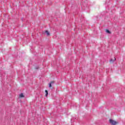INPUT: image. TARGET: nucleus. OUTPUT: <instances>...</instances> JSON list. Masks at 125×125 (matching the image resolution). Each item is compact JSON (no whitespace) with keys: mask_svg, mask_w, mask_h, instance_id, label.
Segmentation results:
<instances>
[{"mask_svg":"<svg viewBox=\"0 0 125 125\" xmlns=\"http://www.w3.org/2000/svg\"><path fill=\"white\" fill-rule=\"evenodd\" d=\"M109 122L111 124V125H118V124H119V123L118 122L113 120L112 119H109Z\"/></svg>","mask_w":125,"mask_h":125,"instance_id":"f257e3e1","label":"nucleus"},{"mask_svg":"<svg viewBox=\"0 0 125 125\" xmlns=\"http://www.w3.org/2000/svg\"><path fill=\"white\" fill-rule=\"evenodd\" d=\"M52 83H54V81H51L49 84V87L50 88H51V87H52V85L51 84H52Z\"/></svg>","mask_w":125,"mask_h":125,"instance_id":"f03ea898","label":"nucleus"},{"mask_svg":"<svg viewBox=\"0 0 125 125\" xmlns=\"http://www.w3.org/2000/svg\"><path fill=\"white\" fill-rule=\"evenodd\" d=\"M115 61H116V58H114V59H111L110 60V63H111V64H112V63H114V62H115Z\"/></svg>","mask_w":125,"mask_h":125,"instance_id":"7ed1b4c3","label":"nucleus"},{"mask_svg":"<svg viewBox=\"0 0 125 125\" xmlns=\"http://www.w3.org/2000/svg\"><path fill=\"white\" fill-rule=\"evenodd\" d=\"M24 97H25V96H24V94H23V93H21V94H20V97L21 98H22Z\"/></svg>","mask_w":125,"mask_h":125,"instance_id":"20e7f679","label":"nucleus"},{"mask_svg":"<svg viewBox=\"0 0 125 125\" xmlns=\"http://www.w3.org/2000/svg\"><path fill=\"white\" fill-rule=\"evenodd\" d=\"M105 32L107 33V34H111V32H110V31H109L108 29H106Z\"/></svg>","mask_w":125,"mask_h":125,"instance_id":"39448f33","label":"nucleus"},{"mask_svg":"<svg viewBox=\"0 0 125 125\" xmlns=\"http://www.w3.org/2000/svg\"><path fill=\"white\" fill-rule=\"evenodd\" d=\"M45 33H46V34H47V36H49V35H50L49 32H48V31L46 30V31H45Z\"/></svg>","mask_w":125,"mask_h":125,"instance_id":"423d86ee","label":"nucleus"},{"mask_svg":"<svg viewBox=\"0 0 125 125\" xmlns=\"http://www.w3.org/2000/svg\"><path fill=\"white\" fill-rule=\"evenodd\" d=\"M45 92L46 93L45 96H47L48 95V92L47 90H45Z\"/></svg>","mask_w":125,"mask_h":125,"instance_id":"0eeeda50","label":"nucleus"}]
</instances>
